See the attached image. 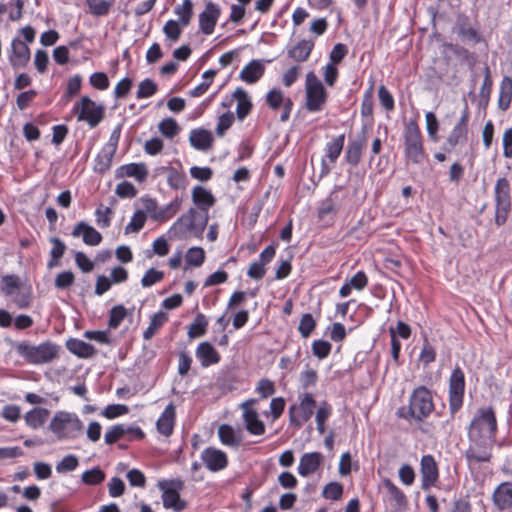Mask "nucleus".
<instances>
[{"mask_svg": "<svg viewBox=\"0 0 512 512\" xmlns=\"http://www.w3.org/2000/svg\"><path fill=\"white\" fill-rule=\"evenodd\" d=\"M497 420L491 407L477 410L468 427V447L464 456L469 469L489 463L496 442Z\"/></svg>", "mask_w": 512, "mask_h": 512, "instance_id": "obj_1", "label": "nucleus"}, {"mask_svg": "<svg viewBox=\"0 0 512 512\" xmlns=\"http://www.w3.org/2000/svg\"><path fill=\"white\" fill-rule=\"evenodd\" d=\"M209 216L198 213L197 209L191 207L181 215L168 230L171 239H186L190 236L198 237L204 232Z\"/></svg>", "mask_w": 512, "mask_h": 512, "instance_id": "obj_2", "label": "nucleus"}, {"mask_svg": "<svg viewBox=\"0 0 512 512\" xmlns=\"http://www.w3.org/2000/svg\"><path fill=\"white\" fill-rule=\"evenodd\" d=\"M433 410L434 403L431 391L425 386H418L410 395L408 407L400 408L397 414L399 417L406 420L414 419L421 422L426 419Z\"/></svg>", "mask_w": 512, "mask_h": 512, "instance_id": "obj_3", "label": "nucleus"}, {"mask_svg": "<svg viewBox=\"0 0 512 512\" xmlns=\"http://www.w3.org/2000/svg\"><path fill=\"white\" fill-rule=\"evenodd\" d=\"M49 429L58 440L64 441L80 437L83 434L84 427L75 413L58 411L54 414Z\"/></svg>", "mask_w": 512, "mask_h": 512, "instance_id": "obj_4", "label": "nucleus"}, {"mask_svg": "<svg viewBox=\"0 0 512 512\" xmlns=\"http://www.w3.org/2000/svg\"><path fill=\"white\" fill-rule=\"evenodd\" d=\"M60 347L52 342H43L39 345L20 343L17 346L18 353L29 363L44 364L51 362L59 355Z\"/></svg>", "mask_w": 512, "mask_h": 512, "instance_id": "obj_5", "label": "nucleus"}, {"mask_svg": "<svg viewBox=\"0 0 512 512\" xmlns=\"http://www.w3.org/2000/svg\"><path fill=\"white\" fill-rule=\"evenodd\" d=\"M495 224L504 225L512 209L511 186L505 177L498 178L494 186Z\"/></svg>", "mask_w": 512, "mask_h": 512, "instance_id": "obj_6", "label": "nucleus"}, {"mask_svg": "<svg viewBox=\"0 0 512 512\" xmlns=\"http://www.w3.org/2000/svg\"><path fill=\"white\" fill-rule=\"evenodd\" d=\"M404 153L414 164H419L425 157L422 136L417 124L408 122L404 127Z\"/></svg>", "mask_w": 512, "mask_h": 512, "instance_id": "obj_7", "label": "nucleus"}, {"mask_svg": "<svg viewBox=\"0 0 512 512\" xmlns=\"http://www.w3.org/2000/svg\"><path fill=\"white\" fill-rule=\"evenodd\" d=\"M298 399V404L289 407V422L295 428H301L312 417L316 407V401L310 393H301Z\"/></svg>", "mask_w": 512, "mask_h": 512, "instance_id": "obj_8", "label": "nucleus"}, {"mask_svg": "<svg viewBox=\"0 0 512 512\" xmlns=\"http://www.w3.org/2000/svg\"><path fill=\"white\" fill-rule=\"evenodd\" d=\"M78 121H85L90 128L96 127L103 119L105 108L88 96H83L73 107Z\"/></svg>", "mask_w": 512, "mask_h": 512, "instance_id": "obj_9", "label": "nucleus"}, {"mask_svg": "<svg viewBox=\"0 0 512 512\" xmlns=\"http://www.w3.org/2000/svg\"><path fill=\"white\" fill-rule=\"evenodd\" d=\"M306 108L310 112H317L322 109L326 102L327 94L323 84L314 72L306 75Z\"/></svg>", "mask_w": 512, "mask_h": 512, "instance_id": "obj_10", "label": "nucleus"}, {"mask_svg": "<svg viewBox=\"0 0 512 512\" xmlns=\"http://www.w3.org/2000/svg\"><path fill=\"white\" fill-rule=\"evenodd\" d=\"M159 489L162 491V502L166 509H173L180 512L185 509L186 503L180 498L179 492L184 488V482L174 479L170 482H159Z\"/></svg>", "mask_w": 512, "mask_h": 512, "instance_id": "obj_11", "label": "nucleus"}, {"mask_svg": "<svg viewBox=\"0 0 512 512\" xmlns=\"http://www.w3.org/2000/svg\"><path fill=\"white\" fill-rule=\"evenodd\" d=\"M465 393V375L460 367L453 369L449 379V408L457 412L463 405Z\"/></svg>", "mask_w": 512, "mask_h": 512, "instance_id": "obj_12", "label": "nucleus"}, {"mask_svg": "<svg viewBox=\"0 0 512 512\" xmlns=\"http://www.w3.org/2000/svg\"><path fill=\"white\" fill-rule=\"evenodd\" d=\"M256 402V399H248L240 405V408L243 411V420L247 431L252 435L260 436L265 433V425L259 419L257 411L252 408Z\"/></svg>", "mask_w": 512, "mask_h": 512, "instance_id": "obj_13", "label": "nucleus"}, {"mask_svg": "<svg viewBox=\"0 0 512 512\" xmlns=\"http://www.w3.org/2000/svg\"><path fill=\"white\" fill-rule=\"evenodd\" d=\"M381 493L383 501L393 509H401L407 504L405 494L390 479L382 481Z\"/></svg>", "mask_w": 512, "mask_h": 512, "instance_id": "obj_14", "label": "nucleus"}, {"mask_svg": "<svg viewBox=\"0 0 512 512\" xmlns=\"http://www.w3.org/2000/svg\"><path fill=\"white\" fill-rule=\"evenodd\" d=\"M420 471L422 477V489L428 490L434 486L438 480L439 473L436 461L432 455H424L420 461Z\"/></svg>", "mask_w": 512, "mask_h": 512, "instance_id": "obj_15", "label": "nucleus"}, {"mask_svg": "<svg viewBox=\"0 0 512 512\" xmlns=\"http://www.w3.org/2000/svg\"><path fill=\"white\" fill-rule=\"evenodd\" d=\"M220 13V7L217 4L213 2L206 4L205 9L199 15V26L202 33L205 35L213 33Z\"/></svg>", "mask_w": 512, "mask_h": 512, "instance_id": "obj_16", "label": "nucleus"}, {"mask_svg": "<svg viewBox=\"0 0 512 512\" xmlns=\"http://www.w3.org/2000/svg\"><path fill=\"white\" fill-rule=\"evenodd\" d=\"M201 459L207 469L213 472L223 470L228 464L226 453L213 447L204 449L201 453Z\"/></svg>", "mask_w": 512, "mask_h": 512, "instance_id": "obj_17", "label": "nucleus"}, {"mask_svg": "<svg viewBox=\"0 0 512 512\" xmlns=\"http://www.w3.org/2000/svg\"><path fill=\"white\" fill-rule=\"evenodd\" d=\"M30 60V49L27 44L19 38L11 41V50L9 52V61L13 68H22Z\"/></svg>", "mask_w": 512, "mask_h": 512, "instance_id": "obj_18", "label": "nucleus"}, {"mask_svg": "<svg viewBox=\"0 0 512 512\" xmlns=\"http://www.w3.org/2000/svg\"><path fill=\"white\" fill-rule=\"evenodd\" d=\"M192 202L200 214L208 215V211L214 206L216 199L210 190L203 186H195L191 193Z\"/></svg>", "mask_w": 512, "mask_h": 512, "instance_id": "obj_19", "label": "nucleus"}, {"mask_svg": "<svg viewBox=\"0 0 512 512\" xmlns=\"http://www.w3.org/2000/svg\"><path fill=\"white\" fill-rule=\"evenodd\" d=\"M148 176V169L145 163H129L119 166L115 170V178H134L138 182H144Z\"/></svg>", "mask_w": 512, "mask_h": 512, "instance_id": "obj_20", "label": "nucleus"}, {"mask_svg": "<svg viewBox=\"0 0 512 512\" xmlns=\"http://www.w3.org/2000/svg\"><path fill=\"white\" fill-rule=\"evenodd\" d=\"M323 460L324 457L320 452L304 453L299 461L298 474L302 477H307L315 473L323 463Z\"/></svg>", "mask_w": 512, "mask_h": 512, "instance_id": "obj_21", "label": "nucleus"}, {"mask_svg": "<svg viewBox=\"0 0 512 512\" xmlns=\"http://www.w3.org/2000/svg\"><path fill=\"white\" fill-rule=\"evenodd\" d=\"M493 502L499 510L512 512V483L498 485L493 493Z\"/></svg>", "mask_w": 512, "mask_h": 512, "instance_id": "obj_22", "label": "nucleus"}, {"mask_svg": "<svg viewBox=\"0 0 512 512\" xmlns=\"http://www.w3.org/2000/svg\"><path fill=\"white\" fill-rule=\"evenodd\" d=\"M73 237L82 236L83 242L89 246L99 245L102 241V235L92 226L81 221L72 230Z\"/></svg>", "mask_w": 512, "mask_h": 512, "instance_id": "obj_23", "label": "nucleus"}, {"mask_svg": "<svg viewBox=\"0 0 512 512\" xmlns=\"http://www.w3.org/2000/svg\"><path fill=\"white\" fill-rule=\"evenodd\" d=\"M175 417V406L170 403L165 407L164 411L161 413L156 422L157 431L165 437L170 436L173 433Z\"/></svg>", "mask_w": 512, "mask_h": 512, "instance_id": "obj_24", "label": "nucleus"}, {"mask_svg": "<svg viewBox=\"0 0 512 512\" xmlns=\"http://www.w3.org/2000/svg\"><path fill=\"white\" fill-rule=\"evenodd\" d=\"M365 145L366 136L365 131H363L362 135L358 139L352 140L348 143L345 151L346 162L352 166H357L361 160L362 151Z\"/></svg>", "mask_w": 512, "mask_h": 512, "instance_id": "obj_25", "label": "nucleus"}, {"mask_svg": "<svg viewBox=\"0 0 512 512\" xmlns=\"http://www.w3.org/2000/svg\"><path fill=\"white\" fill-rule=\"evenodd\" d=\"M189 142L194 149L207 151L212 146L213 136L212 133L206 129H193L189 135Z\"/></svg>", "mask_w": 512, "mask_h": 512, "instance_id": "obj_26", "label": "nucleus"}, {"mask_svg": "<svg viewBox=\"0 0 512 512\" xmlns=\"http://www.w3.org/2000/svg\"><path fill=\"white\" fill-rule=\"evenodd\" d=\"M264 71L262 61L252 60L240 71L239 78L247 84H254L263 76Z\"/></svg>", "mask_w": 512, "mask_h": 512, "instance_id": "obj_27", "label": "nucleus"}, {"mask_svg": "<svg viewBox=\"0 0 512 512\" xmlns=\"http://www.w3.org/2000/svg\"><path fill=\"white\" fill-rule=\"evenodd\" d=\"M195 354L203 367L217 364L220 361L219 353L209 342L200 343Z\"/></svg>", "mask_w": 512, "mask_h": 512, "instance_id": "obj_28", "label": "nucleus"}, {"mask_svg": "<svg viewBox=\"0 0 512 512\" xmlns=\"http://www.w3.org/2000/svg\"><path fill=\"white\" fill-rule=\"evenodd\" d=\"M66 348L70 353L83 359L91 358L96 354V349L93 345L77 338L67 340Z\"/></svg>", "mask_w": 512, "mask_h": 512, "instance_id": "obj_29", "label": "nucleus"}, {"mask_svg": "<svg viewBox=\"0 0 512 512\" xmlns=\"http://www.w3.org/2000/svg\"><path fill=\"white\" fill-rule=\"evenodd\" d=\"M218 436L221 443L225 446L237 448L242 442V432L235 430L232 426L223 424L218 428Z\"/></svg>", "mask_w": 512, "mask_h": 512, "instance_id": "obj_30", "label": "nucleus"}, {"mask_svg": "<svg viewBox=\"0 0 512 512\" xmlns=\"http://www.w3.org/2000/svg\"><path fill=\"white\" fill-rule=\"evenodd\" d=\"M233 97L237 101V118L242 121L250 113L252 103L249 99L247 92L242 88H237L233 93Z\"/></svg>", "mask_w": 512, "mask_h": 512, "instance_id": "obj_31", "label": "nucleus"}, {"mask_svg": "<svg viewBox=\"0 0 512 512\" xmlns=\"http://www.w3.org/2000/svg\"><path fill=\"white\" fill-rule=\"evenodd\" d=\"M512 101V79L508 76L503 77L498 98V107L502 111H506Z\"/></svg>", "mask_w": 512, "mask_h": 512, "instance_id": "obj_32", "label": "nucleus"}, {"mask_svg": "<svg viewBox=\"0 0 512 512\" xmlns=\"http://www.w3.org/2000/svg\"><path fill=\"white\" fill-rule=\"evenodd\" d=\"M49 416V410L45 408H33L25 416L26 424L32 429H38L46 422Z\"/></svg>", "mask_w": 512, "mask_h": 512, "instance_id": "obj_33", "label": "nucleus"}, {"mask_svg": "<svg viewBox=\"0 0 512 512\" xmlns=\"http://www.w3.org/2000/svg\"><path fill=\"white\" fill-rule=\"evenodd\" d=\"M313 47V42L302 40L288 51V55L297 62H304L308 59Z\"/></svg>", "mask_w": 512, "mask_h": 512, "instance_id": "obj_34", "label": "nucleus"}, {"mask_svg": "<svg viewBox=\"0 0 512 512\" xmlns=\"http://www.w3.org/2000/svg\"><path fill=\"white\" fill-rule=\"evenodd\" d=\"M345 135L341 134L328 142L325 146V157L334 164L339 158L344 147Z\"/></svg>", "mask_w": 512, "mask_h": 512, "instance_id": "obj_35", "label": "nucleus"}, {"mask_svg": "<svg viewBox=\"0 0 512 512\" xmlns=\"http://www.w3.org/2000/svg\"><path fill=\"white\" fill-rule=\"evenodd\" d=\"M467 136L468 127L456 123L446 139V144L449 146L447 150L450 151L457 145L466 142Z\"/></svg>", "mask_w": 512, "mask_h": 512, "instance_id": "obj_36", "label": "nucleus"}, {"mask_svg": "<svg viewBox=\"0 0 512 512\" xmlns=\"http://www.w3.org/2000/svg\"><path fill=\"white\" fill-rule=\"evenodd\" d=\"M114 156V152L102 148L94 160V171L105 174L110 169Z\"/></svg>", "mask_w": 512, "mask_h": 512, "instance_id": "obj_37", "label": "nucleus"}, {"mask_svg": "<svg viewBox=\"0 0 512 512\" xmlns=\"http://www.w3.org/2000/svg\"><path fill=\"white\" fill-rule=\"evenodd\" d=\"M22 286L23 285H22L21 279L17 275H14V274L4 275L1 278L0 288H1V291L7 296L14 295L16 293V291L19 290L20 287H22Z\"/></svg>", "mask_w": 512, "mask_h": 512, "instance_id": "obj_38", "label": "nucleus"}, {"mask_svg": "<svg viewBox=\"0 0 512 512\" xmlns=\"http://www.w3.org/2000/svg\"><path fill=\"white\" fill-rule=\"evenodd\" d=\"M167 320V314L164 312H158L154 314L150 319L149 326L143 333L144 339H151L155 335V333L165 324Z\"/></svg>", "mask_w": 512, "mask_h": 512, "instance_id": "obj_39", "label": "nucleus"}, {"mask_svg": "<svg viewBox=\"0 0 512 512\" xmlns=\"http://www.w3.org/2000/svg\"><path fill=\"white\" fill-rule=\"evenodd\" d=\"M181 203L182 200L176 197L169 204L160 209L155 215H153V218L157 221H165L170 219L179 211Z\"/></svg>", "mask_w": 512, "mask_h": 512, "instance_id": "obj_40", "label": "nucleus"}, {"mask_svg": "<svg viewBox=\"0 0 512 512\" xmlns=\"http://www.w3.org/2000/svg\"><path fill=\"white\" fill-rule=\"evenodd\" d=\"M174 13L179 17L177 20L183 27L187 26L193 15V4L191 0H184L182 5L174 9Z\"/></svg>", "mask_w": 512, "mask_h": 512, "instance_id": "obj_41", "label": "nucleus"}, {"mask_svg": "<svg viewBox=\"0 0 512 512\" xmlns=\"http://www.w3.org/2000/svg\"><path fill=\"white\" fill-rule=\"evenodd\" d=\"M216 75V71L209 69L206 70L202 75V82L193 88L189 94L191 97H200L202 96L210 87L213 82V79Z\"/></svg>", "mask_w": 512, "mask_h": 512, "instance_id": "obj_42", "label": "nucleus"}, {"mask_svg": "<svg viewBox=\"0 0 512 512\" xmlns=\"http://www.w3.org/2000/svg\"><path fill=\"white\" fill-rule=\"evenodd\" d=\"M208 321L205 315L199 313L196 315L193 323L189 326L188 336L189 338L201 337L205 334Z\"/></svg>", "mask_w": 512, "mask_h": 512, "instance_id": "obj_43", "label": "nucleus"}, {"mask_svg": "<svg viewBox=\"0 0 512 512\" xmlns=\"http://www.w3.org/2000/svg\"><path fill=\"white\" fill-rule=\"evenodd\" d=\"M146 219V213L143 210H137L126 225L125 234L139 232L144 227Z\"/></svg>", "mask_w": 512, "mask_h": 512, "instance_id": "obj_44", "label": "nucleus"}, {"mask_svg": "<svg viewBox=\"0 0 512 512\" xmlns=\"http://www.w3.org/2000/svg\"><path fill=\"white\" fill-rule=\"evenodd\" d=\"M105 479V473L98 467L86 470L81 476L83 483L87 485H97L103 482Z\"/></svg>", "mask_w": 512, "mask_h": 512, "instance_id": "obj_45", "label": "nucleus"}, {"mask_svg": "<svg viewBox=\"0 0 512 512\" xmlns=\"http://www.w3.org/2000/svg\"><path fill=\"white\" fill-rule=\"evenodd\" d=\"M128 431H130V429H126L122 424L114 425L105 432L104 441L108 445L114 444L122 439Z\"/></svg>", "mask_w": 512, "mask_h": 512, "instance_id": "obj_46", "label": "nucleus"}, {"mask_svg": "<svg viewBox=\"0 0 512 512\" xmlns=\"http://www.w3.org/2000/svg\"><path fill=\"white\" fill-rule=\"evenodd\" d=\"M167 183L172 189H184L187 184V178L184 173L171 169L167 177Z\"/></svg>", "mask_w": 512, "mask_h": 512, "instance_id": "obj_47", "label": "nucleus"}, {"mask_svg": "<svg viewBox=\"0 0 512 512\" xmlns=\"http://www.w3.org/2000/svg\"><path fill=\"white\" fill-rule=\"evenodd\" d=\"M205 260V252L201 247H192L186 253V263L193 267H199Z\"/></svg>", "mask_w": 512, "mask_h": 512, "instance_id": "obj_48", "label": "nucleus"}, {"mask_svg": "<svg viewBox=\"0 0 512 512\" xmlns=\"http://www.w3.org/2000/svg\"><path fill=\"white\" fill-rule=\"evenodd\" d=\"M316 322L310 313L303 314L298 326V331L303 338L310 336L312 331L315 329Z\"/></svg>", "mask_w": 512, "mask_h": 512, "instance_id": "obj_49", "label": "nucleus"}, {"mask_svg": "<svg viewBox=\"0 0 512 512\" xmlns=\"http://www.w3.org/2000/svg\"><path fill=\"white\" fill-rule=\"evenodd\" d=\"M436 359V351L434 347L429 343L427 338L423 341V346L419 355V361L424 365L428 366Z\"/></svg>", "mask_w": 512, "mask_h": 512, "instance_id": "obj_50", "label": "nucleus"}, {"mask_svg": "<svg viewBox=\"0 0 512 512\" xmlns=\"http://www.w3.org/2000/svg\"><path fill=\"white\" fill-rule=\"evenodd\" d=\"M157 91V84L150 79H144L138 85L137 98H149L153 96Z\"/></svg>", "mask_w": 512, "mask_h": 512, "instance_id": "obj_51", "label": "nucleus"}, {"mask_svg": "<svg viewBox=\"0 0 512 512\" xmlns=\"http://www.w3.org/2000/svg\"><path fill=\"white\" fill-rule=\"evenodd\" d=\"M126 315H127V310L124 306H122V305L114 306L110 310L109 327L112 329L118 328L120 323L126 317Z\"/></svg>", "mask_w": 512, "mask_h": 512, "instance_id": "obj_52", "label": "nucleus"}, {"mask_svg": "<svg viewBox=\"0 0 512 512\" xmlns=\"http://www.w3.org/2000/svg\"><path fill=\"white\" fill-rule=\"evenodd\" d=\"M79 465L78 458L75 455L69 454L65 456L56 465V471L58 473H66L74 471Z\"/></svg>", "mask_w": 512, "mask_h": 512, "instance_id": "obj_53", "label": "nucleus"}, {"mask_svg": "<svg viewBox=\"0 0 512 512\" xmlns=\"http://www.w3.org/2000/svg\"><path fill=\"white\" fill-rule=\"evenodd\" d=\"M343 494V486L339 482H330L325 485L322 496L330 500H339Z\"/></svg>", "mask_w": 512, "mask_h": 512, "instance_id": "obj_54", "label": "nucleus"}, {"mask_svg": "<svg viewBox=\"0 0 512 512\" xmlns=\"http://www.w3.org/2000/svg\"><path fill=\"white\" fill-rule=\"evenodd\" d=\"M91 14L103 16L109 12L111 4L105 0H86Z\"/></svg>", "mask_w": 512, "mask_h": 512, "instance_id": "obj_55", "label": "nucleus"}, {"mask_svg": "<svg viewBox=\"0 0 512 512\" xmlns=\"http://www.w3.org/2000/svg\"><path fill=\"white\" fill-rule=\"evenodd\" d=\"M180 25L176 20H168L163 27L165 36L171 41L176 42L182 33Z\"/></svg>", "mask_w": 512, "mask_h": 512, "instance_id": "obj_56", "label": "nucleus"}, {"mask_svg": "<svg viewBox=\"0 0 512 512\" xmlns=\"http://www.w3.org/2000/svg\"><path fill=\"white\" fill-rule=\"evenodd\" d=\"M164 277V273L162 271L156 270L154 268H150L146 271L144 276L141 279V285L144 288H148L153 286L154 284L160 282Z\"/></svg>", "mask_w": 512, "mask_h": 512, "instance_id": "obj_57", "label": "nucleus"}, {"mask_svg": "<svg viewBox=\"0 0 512 512\" xmlns=\"http://www.w3.org/2000/svg\"><path fill=\"white\" fill-rule=\"evenodd\" d=\"M159 131L167 138H173L179 131L177 122L172 118H167L159 123Z\"/></svg>", "mask_w": 512, "mask_h": 512, "instance_id": "obj_58", "label": "nucleus"}, {"mask_svg": "<svg viewBox=\"0 0 512 512\" xmlns=\"http://www.w3.org/2000/svg\"><path fill=\"white\" fill-rule=\"evenodd\" d=\"M331 344L325 340H314L312 343V352L319 359L326 358L331 351Z\"/></svg>", "mask_w": 512, "mask_h": 512, "instance_id": "obj_59", "label": "nucleus"}, {"mask_svg": "<svg viewBox=\"0 0 512 512\" xmlns=\"http://www.w3.org/2000/svg\"><path fill=\"white\" fill-rule=\"evenodd\" d=\"M115 193L120 198H134L137 189L131 182L123 181L116 186Z\"/></svg>", "mask_w": 512, "mask_h": 512, "instance_id": "obj_60", "label": "nucleus"}, {"mask_svg": "<svg viewBox=\"0 0 512 512\" xmlns=\"http://www.w3.org/2000/svg\"><path fill=\"white\" fill-rule=\"evenodd\" d=\"M275 391L276 389L274 383L267 378H263L257 383L256 392L262 398H268L272 396L275 393Z\"/></svg>", "mask_w": 512, "mask_h": 512, "instance_id": "obj_61", "label": "nucleus"}, {"mask_svg": "<svg viewBox=\"0 0 512 512\" xmlns=\"http://www.w3.org/2000/svg\"><path fill=\"white\" fill-rule=\"evenodd\" d=\"M234 122V115L232 112L222 114L217 123L216 133L218 136H223L224 133L232 126Z\"/></svg>", "mask_w": 512, "mask_h": 512, "instance_id": "obj_62", "label": "nucleus"}, {"mask_svg": "<svg viewBox=\"0 0 512 512\" xmlns=\"http://www.w3.org/2000/svg\"><path fill=\"white\" fill-rule=\"evenodd\" d=\"M426 128L428 136L433 140H437V132L439 129V123L436 115L433 112H427L425 114Z\"/></svg>", "mask_w": 512, "mask_h": 512, "instance_id": "obj_63", "label": "nucleus"}, {"mask_svg": "<svg viewBox=\"0 0 512 512\" xmlns=\"http://www.w3.org/2000/svg\"><path fill=\"white\" fill-rule=\"evenodd\" d=\"M128 413V407L123 404H111L108 405L103 411L102 415L107 419H114L121 415Z\"/></svg>", "mask_w": 512, "mask_h": 512, "instance_id": "obj_64", "label": "nucleus"}]
</instances>
